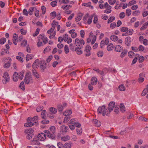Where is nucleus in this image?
I'll return each mask as SVG.
<instances>
[{"mask_svg": "<svg viewBox=\"0 0 148 148\" xmlns=\"http://www.w3.org/2000/svg\"><path fill=\"white\" fill-rule=\"evenodd\" d=\"M56 132V128L54 126L51 127L48 130H45L44 132L46 135L49 138L54 139L55 138V134Z\"/></svg>", "mask_w": 148, "mask_h": 148, "instance_id": "obj_1", "label": "nucleus"}, {"mask_svg": "<svg viewBox=\"0 0 148 148\" xmlns=\"http://www.w3.org/2000/svg\"><path fill=\"white\" fill-rule=\"evenodd\" d=\"M97 112L99 114L102 113L103 116H104L105 115H108V111L106 108L105 106L104 105L99 107L97 110Z\"/></svg>", "mask_w": 148, "mask_h": 148, "instance_id": "obj_2", "label": "nucleus"}, {"mask_svg": "<svg viewBox=\"0 0 148 148\" xmlns=\"http://www.w3.org/2000/svg\"><path fill=\"white\" fill-rule=\"evenodd\" d=\"M24 81L25 84H28L33 82L31 75L28 73H27L25 75Z\"/></svg>", "mask_w": 148, "mask_h": 148, "instance_id": "obj_3", "label": "nucleus"}, {"mask_svg": "<svg viewBox=\"0 0 148 148\" xmlns=\"http://www.w3.org/2000/svg\"><path fill=\"white\" fill-rule=\"evenodd\" d=\"M3 78L2 82L3 84H6L9 82L10 77L8 73L5 72L4 73Z\"/></svg>", "mask_w": 148, "mask_h": 148, "instance_id": "obj_4", "label": "nucleus"}, {"mask_svg": "<svg viewBox=\"0 0 148 148\" xmlns=\"http://www.w3.org/2000/svg\"><path fill=\"white\" fill-rule=\"evenodd\" d=\"M91 47L88 45L86 46L84 50V52L85 53L86 57H88L91 55Z\"/></svg>", "mask_w": 148, "mask_h": 148, "instance_id": "obj_5", "label": "nucleus"}, {"mask_svg": "<svg viewBox=\"0 0 148 148\" xmlns=\"http://www.w3.org/2000/svg\"><path fill=\"white\" fill-rule=\"evenodd\" d=\"M75 42L76 43V45L79 46L80 48L82 47V45L81 46V45H84L85 44V42L82 39L80 40L78 38H77L75 40Z\"/></svg>", "mask_w": 148, "mask_h": 148, "instance_id": "obj_6", "label": "nucleus"}, {"mask_svg": "<svg viewBox=\"0 0 148 148\" xmlns=\"http://www.w3.org/2000/svg\"><path fill=\"white\" fill-rule=\"evenodd\" d=\"M39 40H42L44 44H46L48 42V39L47 37L45 36L43 34L40 35L39 37Z\"/></svg>", "mask_w": 148, "mask_h": 148, "instance_id": "obj_7", "label": "nucleus"}, {"mask_svg": "<svg viewBox=\"0 0 148 148\" xmlns=\"http://www.w3.org/2000/svg\"><path fill=\"white\" fill-rule=\"evenodd\" d=\"M109 43V39L106 38L105 40H102L100 43V46L101 48H103L104 46L105 45H107Z\"/></svg>", "mask_w": 148, "mask_h": 148, "instance_id": "obj_8", "label": "nucleus"}, {"mask_svg": "<svg viewBox=\"0 0 148 148\" xmlns=\"http://www.w3.org/2000/svg\"><path fill=\"white\" fill-rule=\"evenodd\" d=\"M46 134L41 133L39 134L36 138L40 141H44L46 138Z\"/></svg>", "mask_w": 148, "mask_h": 148, "instance_id": "obj_9", "label": "nucleus"}, {"mask_svg": "<svg viewBox=\"0 0 148 148\" xmlns=\"http://www.w3.org/2000/svg\"><path fill=\"white\" fill-rule=\"evenodd\" d=\"M68 130L69 127H68L62 125L60 127V132L62 134H65Z\"/></svg>", "mask_w": 148, "mask_h": 148, "instance_id": "obj_10", "label": "nucleus"}, {"mask_svg": "<svg viewBox=\"0 0 148 148\" xmlns=\"http://www.w3.org/2000/svg\"><path fill=\"white\" fill-rule=\"evenodd\" d=\"M115 104V103L114 101L111 102L109 103L108 109L109 112H110L112 110Z\"/></svg>", "mask_w": 148, "mask_h": 148, "instance_id": "obj_11", "label": "nucleus"}, {"mask_svg": "<svg viewBox=\"0 0 148 148\" xmlns=\"http://www.w3.org/2000/svg\"><path fill=\"white\" fill-rule=\"evenodd\" d=\"M32 72L33 75L36 78L39 79L40 77V75L35 69H32Z\"/></svg>", "mask_w": 148, "mask_h": 148, "instance_id": "obj_12", "label": "nucleus"}, {"mask_svg": "<svg viewBox=\"0 0 148 148\" xmlns=\"http://www.w3.org/2000/svg\"><path fill=\"white\" fill-rule=\"evenodd\" d=\"M132 39L130 37L127 36L125 38V42L126 45L129 46L131 44Z\"/></svg>", "mask_w": 148, "mask_h": 148, "instance_id": "obj_13", "label": "nucleus"}, {"mask_svg": "<svg viewBox=\"0 0 148 148\" xmlns=\"http://www.w3.org/2000/svg\"><path fill=\"white\" fill-rule=\"evenodd\" d=\"M123 48L122 46L120 45H116L115 46L114 50L117 52H120L123 51Z\"/></svg>", "mask_w": 148, "mask_h": 148, "instance_id": "obj_14", "label": "nucleus"}, {"mask_svg": "<svg viewBox=\"0 0 148 148\" xmlns=\"http://www.w3.org/2000/svg\"><path fill=\"white\" fill-rule=\"evenodd\" d=\"M39 65V60L38 59L36 60L32 65L33 69H35L36 68H38Z\"/></svg>", "mask_w": 148, "mask_h": 148, "instance_id": "obj_15", "label": "nucleus"}, {"mask_svg": "<svg viewBox=\"0 0 148 148\" xmlns=\"http://www.w3.org/2000/svg\"><path fill=\"white\" fill-rule=\"evenodd\" d=\"M92 123L96 126L99 127L101 125V123L97 119H93L92 120Z\"/></svg>", "mask_w": 148, "mask_h": 148, "instance_id": "obj_16", "label": "nucleus"}, {"mask_svg": "<svg viewBox=\"0 0 148 148\" xmlns=\"http://www.w3.org/2000/svg\"><path fill=\"white\" fill-rule=\"evenodd\" d=\"M19 78V75L18 73L15 72L13 75V79L14 82H16Z\"/></svg>", "mask_w": 148, "mask_h": 148, "instance_id": "obj_17", "label": "nucleus"}, {"mask_svg": "<svg viewBox=\"0 0 148 148\" xmlns=\"http://www.w3.org/2000/svg\"><path fill=\"white\" fill-rule=\"evenodd\" d=\"M17 35L16 34H14L12 39V41L13 43L15 45H16L17 44Z\"/></svg>", "mask_w": 148, "mask_h": 148, "instance_id": "obj_18", "label": "nucleus"}, {"mask_svg": "<svg viewBox=\"0 0 148 148\" xmlns=\"http://www.w3.org/2000/svg\"><path fill=\"white\" fill-rule=\"evenodd\" d=\"M40 68L41 69V71L42 72H43L44 70L46 68V64L44 62H41L40 63Z\"/></svg>", "mask_w": 148, "mask_h": 148, "instance_id": "obj_19", "label": "nucleus"}, {"mask_svg": "<svg viewBox=\"0 0 148 148\" xmlns=\"http://www.w3.org/2000/svg\"><path fill=\"white\" fill-rule=\"evenodd\" d=\"M97 80L96 77H92L91 79V84L94 85H96L97 83Z\"/></svg>", "mask_w": 148, "mask_h": 148, "instance_id": "obj_20", "label": "nucleus"}, {"mask_svg": "<svg viewBox=\"0 0 148 148\" xmlns=\"http://www.w3.org/2000/svg\"><path fill=\"white\" fill-rule=\"evenodd\" d=\"M83 15V14L82 13H78V16L75 18V20L77 22L79 21L81 19Z\"/></svg>", "mask_w": 148, "mask_h": 148, "instance_id": "obj_21", "label": "nucleus"}, {"mask_svg": "<svg viewBox=\"0 0 148 148\" xmlns=\"http://www.w3.org/2000/svg\"><path fill=\"white\" fill-rule=\"evenodd\" d=\"M38 140L37 138H34L32 141V144L33 145H39L40 144V143Z\"/></svg>", "mask_w": 148, "mask_h": 148, "instance_id": "obj_22", "label": "nucleus"}, {"mask_svg": "<svg viewBox=\"0 0 148 148\" xmlns=\"http://www.w3.org/2000/svg\"><path fill=\"white\" fill-rule=\"evenodd\" d=\"M9 61L8 62H7L6 63H5L4 64V67L5 68H8L10 65V62L11 61V59L9 58H8Z\"/></svg>", "mask_w": 148, "mask_h": 148, "instance_id": "obj_23", "label": "nucleus"}, {"mask_svg": "<svg viewBox=\"0 0 148 148\" xmlns=\"http://www.w3.org/2000/svg\"><path fill=\"white\" fill-rule=\"evenodd\" d=\"M114 48V45L112 43H110L107 47V49L108 51H111L113 50Z\"/></svg>", "mask_w": 148, "mask_h": 148, "instance_id": "obj_24", "label": "nucleus"}, {"mask_svg": "<svg viewBox=\"0 0 148 148\" xmlns=\"http://www.w3.org/2000/svg\"><path fill=\"white\" fill-rule=\"evenodd\" d=\"M34 125V124L33 123L32 121L30 122H27L24 124V125L26 127H31L33 126Z\"/></svg>", "mask_w": 148, "mask_h": 148, "instance_id": "obj_25", "label": "nucleus"}, {"mask_svg": "<svg viewBox=\"0 0 148 148\" xmlns=\"http://www.w3.org/2000/svg\"><path fill=\"white\" fill-rule=\"evenodd\" d=\"M70 139V137L68 135H66L61 138V140L64 141H66Z\"/></svg>", "mask_w": 148, "mask_h": 148, "instance_id": "obj_26", "label": "nucleus"}, {"mask_svg": "<svg viewBox=\"0 0 148 148\" xmlns=\"http://www.w3.org/2000/svg\"><path fill=\"white\" fill-rule=\"evenodd\" d=\"M110 38L111 40L114 41H117L118 39L117 36L115 35L111 36L110 37Z\"/></svg>", "mask_w": 148, "mask_h": 148, "instance_id": "obj_27", "label": "nucleus"}, {"mask_svg": "<svg viewBox=\"0 0 148 148\" xmlns=\"http://www.w3.org/2000/svg\"><path fill=\"white\" fill-rule=\"evenodd\" d=\"M92 18L93 16L92 15H91L90 16L89 15V17H88V21H87L86 23L88 24H90L92 22Z\"/></svg>", "mask_w": 148, "mask_h": 148, "instance_id": "obj_28", "label": "nucleus"}, {"mask_svg": "<svg viewBox=\"0 0 148 148\" xmlns=\"http://www.w3.org/2000/svg\"><path fill=\"white\" fill-rule=\"evenodd\" d=\"M81 48H80L79 47H78L76 48L75 51L78 54L80 55L82 53V51L81 49Z\"/></svg>", "mask_w": 148, "mask_h": 148, "instance_id": "obj_29", "label": "nucleus"}, {"mask_svg": "<svg viewBox=\"0 0 148 148\" xmlns=\"http://www.w3.org/2000/svg\"><path fill=\"white\" fill-rule=\"evenodd\" d=\"M127 49H125L123 50L121 54V57L122 58L124 57L127 54Z\"/></svg>", "mask_w": 148, "mask_h": 148, "instance_id": "obj_30", "label": "nucleus"}, {"mask_svg": "<svg viewBox=\"0 0 148 148\" xmlns=\"http://www.w3.org/2000/svg\"><path fill=\"white\" fill-rule=\"evenodd\" d=\"M148 25V21L145 22L140 29V30H143L147 28Z\"/></svg>", "mask_w": 148, "mask_h": 148, "instance_id": "obj_31", "label": "nucleus"}, {"mask_svg": "<svg viewBox=\"0 0 148 148\" xmlns=\"http://www.w3.org/2000/svg\"><path fill=\"white\" fill-rule=\"evenodd\" d=\"M36 8L35 7H30L28 11V13L30 15H31L33 14V12L34 11V9Z\"/></svg>", "mask_w": 148, "mask_h": 148, "instance_id": "obj_32", "label": "nucleus"}, {"mask_svg": "<svg viewBox=\"0 0 148 148\" xmlns=\"http://www.w3.org/2000/svg\"><path fill=\"white\" fill-rule=\"evenodd\" d=\"M120 110L121 111L123 112L125 111V106L123 104L121 103L120 106Z\"/></svg>", "mask_w": 148, "mask_h": 148, "instance_id": "obj_33", "label": "nucleus"}, {"mask_svg": "<svg viewBox=\"0 0 148 148\" xmlns=\"http://www.w3.org/2000/svg\"><path fill=\"white\" fill-rule=\"evenodd\" d=\"M38 117L37 116H34L32 118L30 121H32L33 123H36L38 121Z\"/></svg>", "mask_w": 148, "mask_h": 148, "instance_id": "obj_34", "label": "nucleus"}, {"mask_svg": "<svg viewBox=\"0 0 148 148\" xmlns=\"http://www.w3.org/2000/svg\"><path fill=\"white\" fill-rule=\"evenodd\" d=\"M33 56L31 54H28L26 56V60L27 61H29L32 59Z\"/></svg>", "mask_w": 148, "mask_h": 148, "instance_id": "obj_35", "label": "nucleus"}, {"mask_svg": "<svg viewBox=\"0 0 148 148\" xmlns=\"http://www.w3.org/2000/svg\"><path fill=\"white\" fill-rule=\"evenodd\" d=\"M72 113V111L71 110H68L64 112L63 114L65 116H68L70 115Z\"/></svg>", "mask_w": 148, "mask_h": 148, "instance_id": "obj_36", "label": "nucleus"}, {"mask_svg": "<svg viewBox=\"0 0 148 148\" xmlns=\"http://www.w3.org/2000/svg\"><path fill=\"white\" fill-rule=\"evenodd\" d=\"M49 111L52 114H55L57 112V110L55 108L51 107L49 109Z\"/></svg>", "mask_w": 148, "mask_h": 148, "instance_id": "obj_37", "label": "nucleus"}, {"mask_svg": "<svg viewBox=\"0 0 148 148\" xmlns=\"http://www.w3.org/2000/svg\"><path fill=\"white\" fill-rule=\"evenodd\" d=\"M71 7V6L70 5H66L65 6H62V8L64 10H69L70 8Z\"/></svg>", "mask_w": 148, "mask_h": 148, "instance_id": "obj_38", "label": "nucleus"}, {"mask_svg": "<svg viewBox=\"0 0 148 148\" xmlns=\"http://www.w3.org/2000/svg\"><path fill=\"white\" fill-rule=\"evenodd\" d=\"M119 90L121 91H123L125 90V87L123 84H121L119 86Z\"/></svg>", "mask_w": 148, "mask_h": 148, "instance_id": "obj_39", "label": "nucleus"}, {"mask_svg": "<svg viewBox=\"0 0 148 148\" xmlns=\"http://www.w3.org/2000/svg\"><path fill=\"white\" fill-rule=\"evenodd\" d=\"M47 114L46 111L45 110H43L42 112L41 116V117L42 118L44 119L46 117V115Z\"/></svg>", "mask_w": 148, "mask_h": 148, "instance_id": "obj_40", "label": "nucleus"}, {"mask_svg": "<svg viewBox=\"0 0 148 148\" xmlns=\"http://www.w3.org/2000/svg\"><path fill=\"white\" fill-rule=\"evenodd\" d=\"M19 87L23 90H25V86L23 82H22L19 85Z\"/></svg>", "mask_w": 148, "mask_h": 148, "instance_id": "obj_41", "label": "nucleus"}, {"mask_svg": "<svg viewBox=\"0 0 148 148\" xmlns=\"http://www.w3.org/2000/svg\"><path fill=\"white\" fill-rule=\"evenodd\" d=\"M76 131L77 134L80 135L82 132V128L80 127L78 128L77 129Z\"/></svg>", "mask_w": 148, "mask_h": 148, "instance_id": "obj_42", "label": "nucleus"}, {"mask_svg": "<svg viewBox=\"0 0 148 148\" xmlns=\"http://www.w3.org/2000/svg\"><path fill=\"white\" fill-rule=\"evenodd\" d=\"M34 130L32 128H29L28 129H27L25 131V132L27 133H30L29 134L32 133L34 132Z\"/></svg>", "mask_w": 148, "mask_h": 148, "instance_id": "obj_43", "label": "nucleus"}, {"mask_svg": "<svg viewBox=\"0 0 148 148\" xmlns=\"http://www.w3.org/2000/svg\"><path fill=\"white\" fill-rule=\"evenodd\" d=\"M72 145V144L66 143L64 145V148H71Z\"/></svg>", "mask_w": 148, "mask_h": 148, "instance_id": "obj_44", "label": "nucleus"}, {"mask_svg": "<svg viewBox=\"0 0 148 148\" xmlns=\"http://www.w3.org/2000/svg\"><path fill=\"white\" fill-rule=\"evenodd\" d=\"M63 38L64 41H66L69 38L68 35L66 34H64L63 36Z\"/></svg>", "mask_w": 148, "mask_h": 148, "instance_id": "obj_45", "label": "nucleus"}, {"mask_svg": "<svg viewBox=\"0 0 148 148\" xmlns=\"http://www.w3.org/2000/svg\"><path fill=\"white\" fill-rule=\"evenodd\" d=\"M140 14V11L138 10H136L134 11L132 14L134 16H138Z\"/></svg>", "mask_w": 148, "mask_h": 148, "instance_id": "obj_46", "label": "nucleus"}, {"mask_svg": "<svg viewBox=\"0 0 148 148\" xmlns=\"http://www.w3.org/2000/svg\"><path fill=\"white\" fill-rule=\"evenodd\" d=\"M105 8H106L107 10H111V9L112 8V7L111 6L109 5L107 2H106L105 3Z\"/></svg>", "mask_w": 148, "mask_h": 148, "instance_id": "obj_47", "label": "nucleus"}, {"mask_svg": "<svg viewBox=\"0 0 148 148\" xmlns=\"http://www.w3.org/2000/svg\"><path fill=\"white\" fill-rule=\"evenodd\" d=\"M134 53L132 51H129L128 53V56L130 58H133L134 56Z\"/></svg>", "mask_w": 148, "mask_h": 148, "instance_id": "obj_48", "label": "nucleus"}, {"mask_svg": "<svg viewBox=\"0 0 148 148\" xmlns=\"http://www.w3.org/2000/svg\"><path fill=\"white\" fill-rule=\"evenodd\" d=\"M115 19V17L114 16H111L108 20V23L112 22Z\"/></svg>", "mask_w": 148, "mask_h": 148, "instance_id": "obj_49", "label": "nucleus"}, {"mask_svg": "<svg viewBox=\"0 0 148 148\" xmlns=\"http://www.w3.org/2000/svg\"><path fill=\"white\" fill-rule=\"evenodd\" d=\"M34 13L35 16L37 17H39V12L36 8H35L34 9Z\"/></svg>", "mask_w": 148, "mask_h": 148, "instance_id": "obj_50", "label": "nucleus"}, {"mask_svg": "<svg viewBox=\"0 0 148 148\" xmlns=\"http://www.w3.org/2000/svg\"><path fill=\"white\" fill-rule=\"evenodd\" d=\"M40 31V29L39 28H37L35 33H34L33 34V36L34 37L36 36L39 34Z\"/></svg>", "mask_w": 148, "mask_h": 148, "instance_id": "obj_51", "label": "nucleus"}, {"mask_svg": "<svg viewBox=\"0 0 148 148\" xmlns=\"http://www.w3.org/2000/svg\"><path fill=\"white\" fill-rule=\"evenodd\" d=\"M51 47L50 46H48L46 47L44 49L43 52L44 53H45L48 52L51 50Z\"/></svg>", "mask_w": 148, "mask_h": 148, "instance_id": "obj_52", "label": "nucleus"}, {"mask_svg": "<svg viewBox=\"0 0 148 148\" xmlns=\"http://www.w3.org/2000/svg\"><path fill=\"white\" fill-rule=\"evenodd\" d=\"M128 30V28L127 27H122L121 28L120 30L122 32H125L127 31Z\"/></svg>", "mask_w": 148, "mask_h": 148, "instance_id": "obj_53", "label": "nucleus"}, {"mask_svg": "<svg viewBox=\"0 0 148 148\" xmlns=\"http://www.w3.org/2000/svg\"><path fill=\"white\" fill-rule=\"evenodd\" d=\"M64 52L65 53L67 54L69 52V49L68 46L67 45H65L64 48Z\"/></svg>", "mask_w": 148, "mask_h": 148, "instance_id": "obj_54", "label": "nucleus"}, {"mask_svg": "<svg viewBox=\"0 0 148 148\" xmlns=\"http://www.w3.org/2000/svg\"><path fill=\"white\" fill-rule=\"evenodd\" d=\"M43 109V107L42 106H38L36 109V110L38 112H40L42 111Z\"/></svg>", "mask_w": 148, "mask_h": 148, "instance_id": "obj_55", "label": "nucleus"}, {"mask_svg": "<svg viewBox=\"0 0 148 148\" xmlns=\"http://www.w3.org/2000/svg\"><path fill=\"white\" fill-rule=\"evenodd\" d=\"M6 40V39L5 38H3L0 39V44H3L5 43Z\"/></svg>", "mask_w": 148, "mask_h": 148, "instance_id": "obj_56", "label": "nucleus"}, {"mask_svg": "<svg viewBox=\"0 0 148 148\" xmlns=\"http://www.w3.org/2000/svg\"><path fill=\"white\" fill-rule=\"evenodd\" d=\"M148 89H147L146 88L144 89L141 93V95L142 96H144L148 92Z\"/></svg>", "mask_w": 148, "mask_h": 148, "instance_id": "obj_57", "label": "nucleus"}, {"mask_svg": "<svg viewBox=\"0 0 148 148\" xmlns=\"http://www.w3.org/2000/svg\"><path fill=\"white\" fill-rule=\"evenodd\" d=\"M59 2L61 4L62 3L66 4L69 2V0H59Z\"/></svg>", "mask_w": 148, "mask_h": 148, "instance_id": "obj_58", "label": "nucleus"}, {"mask_svg": "<svg viewBox=\"0 0 148 148\" xmlns=\"http://www.w3.org/2000/svg\"><path fill=\"white\" fill-rule=\"evenodd\" d=\"M103 52L102 51H99L97 53V55L98 57H101L103 56Z\"/></svg>", "mask_w": 148, "mask_h": 148, "instance_id": "obj_59", "label": "nucleus"}, {"mask_svg": "<svg viewBox=\"0 0 148 148\" xmlns=\"http://www.w3.org/2000/svg\"><path fill=\"white\" fill-rule=\"evenodd\" d=\"M138 119L139 120L144 121H147L148 120V119L147 118L142 116L139 117L138 118Z\"/></svg>", "mask_w": 148, "mask_h": 148, "instance_id": "obj_60", "label": "nucleus"}, {"mask_svg": "<svg viewBox=\"0 0 148 148\" xmlns=\"http://www.w3.org/2000/svg\"><path fill=\"white\" fill-rule=\"evenodd\" d=\"M16 59L17 60H18L19 61H20V62L21 63H22L23 62V58L20 56H16Z\"/></svg>", "mask_w": 148, "mask_h": 148, "instance_id": "obj_61", "label": "nucleus"}, {"mask_svg": "<svg viewBox=\"0 0 148 148\" xmlns=\"http://www.w3.org/2000/svg\"><path fill=\"white\" fill-rule=\"evenodd\" d=\"M57 108L59 112H62L63 110V107L61 105H59L57 106Z\"/></svg>", "mask_w": 148, "mask_h": 148, "instance_id": "obj_62", "label": "nucleus"}, {"mask_svg": "<svg viewBox=\"0 0 148 148\" xmlns=\"http://www.w3.org/2000/svg\"><path fill=\"white\" fill-rule=\"evenodd\" d=\"M57 146L59 148H64V145L60 142L57 143Z\"/></svg>", "mask_w": 148, "mask_h": 148, "instance_id": "obj_63", "label": "nucleus"}, {"mask_svg": "<svg viewBox=\"0 0 148 148\" xmlns=\"http://www.w3.org/2000/svg\"><path fill=\"white\" fill-rule=\"evenodd\" d=\"M148 15V11L145 10L142 13V16L143 17H146Z\"/></svg>", "mask_w": 148, "mask_h": 148, "instance_id": "obj_64", "label": "nucleus"}]
</instances>
